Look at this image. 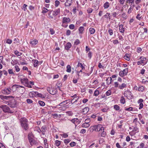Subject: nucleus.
I'll return each mask as SVG.
<instances>
[{"instance_id": "43", "label": "nucleus", "mask_w": 148, "mask_h": 148, "mask_svg": "<svg viewBox=\"0 0 148 148\" xmlns=\"http://www.w3.org/2000/svg\"><path fill=\"white\" fill-rule=\"evenodd\" d=\"M119 13V12L118 11L117 12H113L112 13V14L114 17L116 18V16L117 15H118Z\"/></svg>"}, {"instance_id": "15", "label": "nucleus", "mask_w": 148, "mask_h": 148, "mask_svg": "<svg viewBox=\"0 0 148 148\" xmlns=\"http://www.w3.org/2000/svg\"><path fill=\"white\" fill-rule=\"evenodd\" d=\"M79 97H74L71 101V103L72 104L79 100Z\"/></svg>"}, {"instance_id": "25", "label": "nucleus", "mask_w": 148, "mask_h": 148, "mask_svg": "<svg viewBox=\"0 0 148 148\" xmlns=\"http://www.w3.org/2000/svg\"><path fill=\"white\" fill-rule=\"evenodd\" d=\"M110 5V4L108 2H106L103 5V7L105 9L108 8Z\"/></svg>"}, {"instance_id": "9", "label": "nucleus", "mask_w": 148, "mask_h": 148, "mask_svg": "<svg viewBox=\"0 0 148 148\" xmlns=\"http://www.w3.org/2000/svg\"><path fill=\"white\" fill-rule=\"evenodd\" d=\"M8 104L10 106L11 108H14L16 107V102L14 99H12L9 102Z\"/></svg>"}, {"instance_id": "20", "label": "nucleus", "mask_w": 148, "mask_h": 148, "mask_svg": "<svg viewBox=\"0 0 148 148\" xmlns=\"http://www.w3.org/2000/svg\"><path fill=\"white\" fill-rule=\"evenodd\" d=\"M119 29L120 32L121 33H124V29L123 27V25L122 24L119 25Z\"/></svg>"}, {"instance_id": "37", "label": "nucleus", "mask_w": 148, "mask_h": 148, "mask_svg": "<svg viewBox=\"0 0 148 148\" xmlns=\"http://www.w3.org/2000/svg\"><path fill=\"white\" fill-rule=\"evenodd\" d=\"M18 63L17 60H13L11 62V64L13 65H14L15 64H17Z\"/></svg>"}, {"instance_id": "46", "label": "nucleus", "mask_w": 148, "mask_h": 148, "mask_svg": "<svg viewBox=\"0 0 148 148\" xmlns=\"http://www.w3.org/2000/svg\"><path fill=\"white\" fill-rule=\"evenodd\" d=\"M133 108L132 107H130L128 108H125V110L126 111H133Z\"/></svg>"}, {"instance_id": "61", "label": "nucleus", "mask_w": 148, "mask_h": 148, "mask_svg": "<svg viewBox=\"0 0 148 148\" xmlns=\"http://www.w3.org/2000/svg\"><path fill=\"white\" fill-rule=\"evenodd\" d=\"M71 34V31L70 30L68 29L66 31V34L67 36H69Z\"/></svg>"}, {"instance_id": "4", "label": "nucleus", "mask_w": 148, "mask_h": 148, "mask_svg": "<svg viewBox=\"0 0 148 148\" xmlns=\"http://www.w3.org/2000/svg\"><path fill=\"white\" fill-rule=\"evenodd\" d=\"M47 90L50 94L52 95L55 94L57 92V90L56 88L51 87H48L47 88Z\"/></svg>"}, {"instance_id": "34", "label": "nucleus", "mask_w": 148, "mask_h": 148, "mask_svg": "<svg viewBox=\"0 0 148 148\" xmlns=\"http://www.w3.org/2000/svg\"><path fill=\"white\" fill-rule=\"evenodd\" d=\"M49 10L47 9V8L43 7L42 9V13L43 14L47 12L48 11H49Z\"/></svg>"}, {"instance_id": "51", "label": "nucleus", "mask_w": 148, "mask_h": 148, "mask_svg": "<svg viewBox=\"0 0 148 148\" xmlns=\"http://www.w3.org/2000/svg\"><path fill=\"white\" fill-rule=\"evenodd\" d=\"M69 144L71 147H73L76 145V143L75 142H72L71 143Z\"/></svg>"}, {"instance_id": "35", "label": "nucleus", "mask_w": 148, "mask_h": 148, "mask_svg": "<svg viewBox=\"0 0 148 148\" xmlns=\"http://www.w3.org/2000/svg\"><path fill=\"white\" fill-rule=\"evenodd\" d=\"M8 72L9 74H12L14 75H15V73L13 72V70L12 69H9L8 70Z\"/></svg>"}, {"instance_id": "2", "label": "nucleus", "mask_w": 148, "mask_h": 148, "mask_svg": "<svg viewBox=\"0 0 148 148\" xmlns=\"http://www.w3.org/2000/svg\"><path fill=\"white\" fill-rule=\"evenodd\" d=\"M20 123L22 128L25 130L29 129L28 121L25 118H22L20 119Z\"/></svg>"}, {"instance_id": "29", "label": "nucleus", "mask_w": 148, "mask_h": 148, "mask_svg": "<svg viewBox=\"0 0 148 148\" xmlns=\"http://www.w3.org/2000/svg\"><path fill=\"white\" fill-rule=\"evenodd\" d=\"M126 84L125 83H123L121 85H120L119 86V88L121 89H123L126 86Z\"/></svg>"}, {"instance_id": "14", "label": "nucleus", "mask_w": 148, "mask_h": 148, "mask_svg": "<svg viewBox=\"0 0 148 148\" xmlns=\"http://www.w3.org/2000/svg\"><path fill=\"white\" fill-rule=\"evenodd\" d=\"M60 9L58 8L55 10L52 13V14L54 16H56L60 13Z\"/></svg>"}, {"instance_id": "60", "label": "nucleus", "mask_w": 148, "mask_h": 148, "mask_svg": "<svg viewBox=\"0 0 148 148\" xmlns=\"http://www.w3.org/2000/svg\"><path fill=\"white\" fill-rule=\"evenodd\" d=\"M93 10V9L92 8H88L87 10V12L88 13H91Z\"/></svg>"}, {"instance_id": "3", "label": "nucleus", "mask_w": 148, "mask_h": 148, "mask_svg": "<svg viewBox=\"0 0 148 148\" xmlns=\"http://www.w3.org/2000/svg\"><path fill=\"white\" fill-rule=\"evenodd\" d=\"M21 83L25 86L29 88H32V86L29 83L28 79L26 77H24L21 79Z\"/></svg>"}, {"instance_id": "10", "label": "nucleus", "mask_w": 148, "mask_h": 148, "mask_svg": "<svg viewBox=\"0 0 148 148\" xmlns=\"http://www.w3.org/2000/svg\"><path fill=\"white\" fill-rule=\"evenodd\" d=\"M140 60V62L143 64V65H145L147 63L146 61V58L144 57L141 56L138 59Z\"/></svg>"}, {"instance_id": "49", "label": "nucleus", "mask_w": 148, "mask_h": 148, "mask_svg": "<svg viewBox=\"0 0 148 148\" xmlns=\"http://www.w3.org/2000/svg\"><path fill=\"white\" fill-rule=\"evenodd\" d=\"M12 40L9 39H7L6 40V43L8 44H11L12 43Z\"/></svg>"}, {"instance_id": "52", "label": "nucleus", "mask_w": 148, "mask_h": 148, "mask_svg": "<svg viewBox=\"0 0 148 148\" xmlns=\"http://www.w3.org/2000/svg\"><path fill=\"white\" fill-rule=\"evenodd\" d=\"M64 103V105H65L66 104H67L68 103H69L70 102V100H66L65 101H63Z\"/></svg>"}, {"instance_id": "22", "label": "nucleus", "mask_w": 148, "mask_h": 148, "mask_svg": "<svg viewBox=\"0 0 148 148\" xmlns=\"http://www.w3.org/2000/svg\"><path fill=\"white\" fill-rule=\"evenodd\" d=\"M32 61L34 63L33 65L34 67H37L38 64V61L36 60H33Z\"/></svg>"}, {"instance_id": "6", "label": "nucleus", "mask_w": 148, "mask_h": 148, "mask_svg": "<svg viewBox=\"0 0 148 148\" xmlns=\"http://www.w3.org/2000/svg\"><path fill=\"white\" fill-rule=\"evenodd\" d=\"M12 88H14L16 90H18L19 89V90H20V88H23L21 89V91L20 92L22 94L25 91V89L23 86L18 85H14L12 86Z\"/></svg>"}, {"instance_id": "39", "label": "nucleus", "mask_w": 148, "mask_h": 148, "mask_svg": "<svg viewBox=\"0 0 148 148\" xmlns=\"http://www.w3.org/2000/svg\"><path fill=\"white\" fill-rule=\"evenodd\" d=\"M77 67H80L82 68V69H84L85 68L83 66V65L82 64V63H80L79 62H78V63Z\"/></svg>"}, {"instance_id": "26", "label": "nucleus", "mask_w": 148, "mask_h": 148, "mask_svg": "<svg viewBox=\"0 0 148 148\" xmlns=\"http://www.w3.org/2000/svg\"><path fill=\"white\" fill-rule=\"evenodd\" d=\"M84 30V28L83 27H80L79 29V33L82 34L83 33V31Z\"/></svg>"}, {"instance_id": "55", "label": "nucleus", "mask_w": 148, "mask_h": 148, "mask_svg": "<svg viewBox=\"0 0 148 148\" xmlns=\"http://www.w3.org/2000/svg\"><path fill=\"white\" fill-rule=\"evenodd\" d=\"M52 11V10H49V12L48 14V16H49V18H53V16H52L51 15Z\"/></svg>"}, {"instance_id": "19", "label": "nucleus", "mask_w": 148, "mask_h": 148, "mask_svg": "<svg viewBox=\"0 0 148 148\" xmlns=\"http://www.w3.org/2000/svg\"><path fill=\"white\" fill-rule=\"evenodd\" d=\"M71 46V44L70 42H68L65 47V49L68 50Z\"/></svg>"}, {"instance_id": "44", "label": "nucleus", "mask_w": 148, "mask_h": 148, "mask_svg": "<svg viewBox=\"0 0 148 148\" xmlns=\"http://www.w3.org/2000/svg\"><path fill=\"white\" fill-rule=\"evenodd\" d=\"M14 67L15 68V70L17 72H18L20 71V69L18 65L15 66Z\"/></svg>"}, {"instance_id": "32", "label": "nucleus", "mask_w": 148, "mask_h": 148, "mask_svg": "<svg viewBox=\"0 0 148 148\" xmlns=\"http://www.w3.org/2000/svg\"><path fill=\"white\" fill-rule=\"evenodd\" d=\"M47 140L45 139L44 140L45 147L46 148H48V144L47 143Z\"/></svg>"}, {"instance_id": "53", "label": "nucleus", "mask_w": 148, "mask_h": 148, "mask_svg": "<svg viewBox=\"0 0 148 148\" xmlns=\"http://www.w3.org/2000/svg\"><path fill=\"white\" fill-rule=\"evenodd\" d=\"M111 93V92L110 90H109L107 91L106 92V96H108L110 95Z\"/></svg>"}, {"instance_id": "30", "label": "nucleus", "mask_w": 148, "mask_h": 148, "mask_svg": "<svg viewBox=\"0 0 148 148\" xmlns=\"http://www.w3.org/2000/svg\"><path fill=\"white\" fill-rule=\"evenodd\" d=\"M124 58L127 61H129L130 60L129 55L128 54H125L124 56Z\"/></svg>"}, {"instance_id": "47", "label": "nucleus", "mask_w": 148, "mask_h": 148, "mask_svg": "<svg viewBox=\"0 0 148 148\" xmlns=\"http://www.w3.org/2000/svg\"><path fill=\"white\" fill-rule=\"evenodd\" d=\"M60 135L62 137L64 138H66L68 136V135L66 133H64L62 134H61Z\"/></svg>"}, {"instance_id": "8", "label": "nucleus", "mask_w": 148, "mask_h": 148, "mask_svg": "<svg viewBox=\"0 0 148 148\" xmlns=\"http://www.w3.org/2000/svg\"><path fill=\"white\" fill-rule=\"evenodd\" d=\"M128 68H126L123 69V71H121L119 73V75L121 77L127 75L128 72Z\"/></svg>"}, {"instance_id": "5", "label": "nucleus", "mask_w": 148, "mask_h": 148, "mask_svg": "<svg viewBox=\"0 0 148 148\" xmlns=\"http://www.w3.org/2000/svg\"><path fill=\"white\" fill-rule=\"evenodd\" d=\"M124 96L127 97V98L129 100L132 99L133 98V96L131 92L130 91L126 90L124 92Z\"/></svg>"}, {"instance_id": "16", "label": "nucleus", "mask_w": 148, "mask_h": 148, "mask_svg": "<svg viewBox=\"0 0 148 148\" xmlns=\"http://www.w3.org/2000/svg\"><path fill=\"white\" fill-rule=\"evenodd\" d=\"M30 144L31 145H34L38 143L33 138L29 140Z\"/></svg>"}, {"instance_id": "11", "label": "nucleus", "mask_w": 148, "mask_h": 148, "mask_svg": "<svg viewBox=\"0 0 148 148\" xmlns=\"http://www.w3.org/2000/svg\"><path fill=\"white\" fill-rule=\"evenodd\" d=\"M11 89L10 88H5L2 91V92L4 94L8 95L10 93Z\"/></svg>"}, {"instance_id": "59", "label": "nucleus", "mask_w": 148, "mask_h": 148, "mask_svg": "<svg viewBox=\"0 0 148 148\" xmlns=\"http://www.w3.org/2000/svg\"><path fill=\"white\" fill-rule=\"evenodd\" d=\"M14 53L16 55L19 56H20L21 54V53H19V52L17 50H16L15 51Z\"/></svg>"}, {"instance_id": "31", "label": "nucleus", "mask_w": 148, "mask_h": 148, "mask_svg": "<svg viewBox=\"0 0 148 148\" xmlns=\"http://www.w3.org/2000/svg\"><path fill=\"white\" fill-rule=\"evenodd\" d=\"M99 94V90H98L97 89L95 90V91L94 92L93 95L95 96H98Z\"/></svg>"}, {"instance_id": "33", "label": "nucleus", "mask_w": 148, "mask_h": 148, "mask_svg": "<svg viewBox=\"0 0 148 148\" xmlns=\"http://www.w3.org/2000/svg\"><path fill=\"white\" fill-rule=\"evenodd\" d=\"M66 71L68 73H70L71 72V67L69 65H68L66 66Z\"/></svg>"}, {"instance_id": "27", "label": "nucleus", "mask_w": 148, "mask_h": 148, "mask_svg": "<svg viewBox=\"0 0 148 148\" xmlns=\"http://www.w3.org/2000/svg\"><path fill=\"white\" fill-rule=\"evenodd\" d=\"M34 137V135H33V134L32 132L30 133L29 134H28V140H29L30 139L33 138Z\"/></svg>"}, {"instance_id": "58", "label": "nucleus", "mask_w": 148, "mask_h": 148, "mask_svg": "<svg viewBox=\"0 0 148 148\" xmlns=\"http://www.w3.org/2000/svg\"><path fill=\"white\" fill-rule=\"evenodd\" d=\"M138 90L139 91H141L142 92L144 90V87L143 86H141L140 87H139L138 88Z\"/></svg>"}, {"instance_id": "28", "label": "nucleus", "mask_w": 148, "mask_h": 148, "mask_svg": "<svg viewBox=\"0 0 148 148\" xmlns=\"http://www.w3.org/2000/svg\"><path fill=\"white\" fill-rule=\"evenodd\" d=\"M89 32L91 34H94L95 31V29L94 28L92 27H90L89 29Z\"/></svg>"}, {"instance_id": "48", "label": "nucleus", "mask_w": 148, "mask_h": 148, "mask_svg": "<svg viewBox=\"0 0 148 148\" xmlns=\"http://www.w3.org/2000/svg\"><path fill=\"white\" fill-rule=\"evenodd\" d=\"M69 28L71 29H73L75 28V26L73 24H71L69 26Z\"/></svg>"}, {"instance_id": "56", "label": "nucleus", "mask_w": 148, "mask_h": 148, "mask_svg": "<svg viewBox=\"0 0 148 148\" xmlns=\"http://www.w3.org/2000/svg\"><path fill=\"white\" fill-rule=\"evenodd\" d=\"M108 32L110 36H112L113 34V30L111 29H109Z\"/></svg>"}, {"instance_id": "36", "label": "nucleus", "mask_w": 148, "mask_h": 148, "mask_svg": "<svg viewBox=\"0 0 148 148\" xmlns=\"http://www.w3.org/2000/svg\"><path fill=\"white\" fill-rule=\"evenodd\" d=\"M120 101L121 103L124 104L125 103V101L124 97L123 96H122L120 100Z\"/></svg>"}, {"instance_id": "63", "label": "nucleus", "mask_w": 148, "mask_h": 148, "mask_svg": "<svg viewBox=\"0 0 148 148\" xmlns=\"http://www.w3.org/2000/svg\"><path fill=\"white\" fill-rule=\"evenodd\" d=\"M80 43V41L79 40L77 39L74 42V44L77 45Z\"/></svg>"}, {"instance_id": "18", "label": "nucleus", "mask_w": 148, "mask_h": 148, "mask_svg": "<svg viewBox=\"0 0 148 148\" xmlns=\"http://www.w3.org/2000/svg\"><path fill=\"white\" fill-rule=\"evenodd\" d=\"M38 43V41L36 39L32 40L30 42V43L32 46H35Z\"/></svg>"}, {"instance_id": "7", "label": "nucleus", "mask_w": 148, "mask_h": 148, "mask_svg": "<svg viewBox=\"0 0 148 148\" xmlns=\"http://www.w3.org/2000/svg\"><path fill=\"white\" fill-rule=\"evenodd\" d=\"M104 129L102 125L100 124L92 126L90 128V130H104Z\"/></svg>"}, {"instance_id": "50", "label": "nucleus", "mask_w": 148, "mask_h": 148, "mask_svg": "<svg viewBox=\"0 0 148 148\" xmlns=\"http://www.w3.org/2000/svg\"><path fill=\"white\" fill-rule=\"evenodd\" d=\"M55 6L57 7L60 4V2L58 0H56L55 1Z\"/></svg>"}, {"instance_id": "1", "label": "nucleus", "mask_w": 148, "mask_h": 148, "mask_svg": "<svg viewBox=\"0 0 148 148\" xmlns=\"http://www.w3.org/2000/svg\"><path fill=\"white\" fill-rule=\"evenodd\" d=\"M0 108L2 109L3 111L5 113H13L16 112L13 108H10L8 106L6 105H1Z\"/></svg>"}, {"instance_id": "64", "label": "nucleus", "mask_w": 148, "mask_h": 148, "mask_svg": "<svg viewBox=\"0 0 148 148\" xmlns=\"http://www.w3.org/2000/svg\"><path fill=\"white\" fill-rule=\"evenodd\" d=\"M27 102L28 103H32V101L30 99H27L26 100Z\"/></svg>"}, {"instance_id": "57", "label": "nucleus", "mask_w": 148, "mask_h": 148, "mask_svg": "<svg viewBox=\"0 0 148 148\" xmlns=\"http://www.w3.org/2000/svg\"><path fill=\"white\" fill-rule=\"evenodd\" d=\"M134 0H127L126 1L127 3H131V4L134 3Z\"/></svg>"}, {"instance_id": "17", "label": "nucleus", "mask_w": 148, "mask_h": 148, "mask_svg": "<svg viewBox=\"0 0 148 148\" xmlns=\"http://www.w3.org/2000/svg\"><path fill=\"white\" fill-rule=\"evenodd\" d=\"M65 5L66 7H69L71 5L72 0H66Z\"/></svg>"}, {"instance_id": "54", "label": "nucleus", "mask_w": 148, "mask_h": 148, "mask_svg": "<svg viewBox=\"0 0 148 148\" xmlns=\"http://www.w3.org/2000/svg\"><path fill=\"white\" fill-rule=\"evenodd\" d=\"M82 126L83 127L86 128L89 126L90 124H85V123H84L82 125Z\"/></svg>"}, {"instance_id": "45", "label": "nucleus", "mask_w": 148, "mask_h": 148, "mask_svg": "<svg viewBox=\"0 0 148 148\" xmlns=\"http://www.w3.org/2000/svg\"><path fill=\"white\" fill-rule=\"evenodd\" d=\"M114 108L116 110H118L120 109L119 106L116 105H115L114 106Z\"/></svg>"}, {"instance_id": "24", "label": "nucleus", "mask_w": 148, "mask_h": 148, "mask_svg": "<svg viewBox=\"0 0 148 148\" xmlns=\"http://www.w3.org/2000/svg\"><path fill=\"white\" fill-rule=\"evenodd\" d=\"M112 78L111 77H108L106 79V84L108 85H109L111 83Z\"/></svg>"}, {"instance_id": "12", "label": "nucleus", "mask_w": 148, "mask_h": 148, "mask_svg": "<svg viewBox=\"0 0 148 148\" xmlns=\"http://www.w3.org/2000/svg\"><path fill=\"white\" fill-rule=\"evenodd\" d=\"M71 21V19L69 18L64 17L63 18L62 23H63L67 24Z\"/></svg>"}, {"instance_id": "21", "label": "nucleus", "mask_w": 148, "mask_h": 148, "mask_svg": "<svg viewBox=\"0 0 148 148\" xmlns=\"http://www.w3.org/2000/svg\"><path fill=\"white\" fill-rule=\"evenodd\" d=\"M89 110V108L88 107H85L83 109L82 111V113L84 114H86L88 112Z\"/></svg>"}, {"instance_id": "42", "label": "nucleus", "mask_w": 148, "mask_h": 148, "mask_svg": "<svg viewBox=\"0 0 148 148\" xmlns=\"http://www.w3.org/2000/svg\"><path fill=\"white\" fill-rule=\"evenodd\" d=\"M70 141L71 140L69 139H66L64 140V143L66 145H67Z\"/></svg>"}, {"instance_id": "38", "label": "nucleus", "mask_w": 148, "mask_h": 148, "mask_svg": "<svg viewBox=\"0 0 148 148\" xmlns=\"http://www.w3.org/2000/svg\"><path fill=\"white\" fill-rule=\"evenodd\" d=\"M61 141L58 140H56L55 141V144L57 147L59 146L61 144Z\"/></svg>"}, {"instance_id": "13", "label": "nucleus", "mask_w": 148, "mask_h": 148, "mask_svg": "<svg viewBox=\"0 0 148 148\" xmlns=\"http://www.w3.org/2000/svg\"><path fill=\"white\" fill-rule=\"evenodd\" d=\"M71 121L72 123H74L76 126V124L79 123L81 122L77 118L73 119Z\"/></svg>"}, {"instance_id": "40", "label": "nucleus", "mask_w": 148, "mask_h": 148, "mask_svg": "<svg viewBox=\"0 0 148 148\" xmlns=\"http://www.w3.org/2000/svg\"><path fill=\"white\" fill-rule=\"evenodd\" d=\"M38 103L39 104L42 106H44L45 104L44 102L41 101H39Z\"/></svg>"}, {"instance_id": "62", "label": "nucleus", "mask_w": 148, "mask_h": 148, "mask_svg": "<svg viewBox=\"0 0 148 148\" xmlns=\"http://www.w3.org/2000/svg\"><path fill=\"white\" fill-rule=\"evenodd\" d=\"M66 113L68 114L69 116H71L73 114V113L71 111H68L66 112Z\"/></svg>"}, {"instance_id": "41", "label": "nucleus", "mask_w": 148, "mask_h": 148, "mask_svg": "<svg viewBox=\"0 0 148 148\" xmlns=\"http://www.w3.org/2000/svg\"><path fill=\"white\" fill-rule=\"evenodd\" d=\"M136 130H132V131L130 132L129 134L131 136H133L135 134V133L136 132Z\"/></svg>"}, {"instance_id": "23", "label": "nucleus", "mask_w": 148, "mask_h": 148, "mask_svg": "<svg viewBox=\"0 0 148 148\" xmlns=\"http://www.w3.org/2000/svg\"><path fill=\"white\" fill-rule=\"evenodd\" d=\"M13 97L12 96H3V95H0V98L3 100L4 99H8L10 97Z\"/></svg>"}]
</instances>
